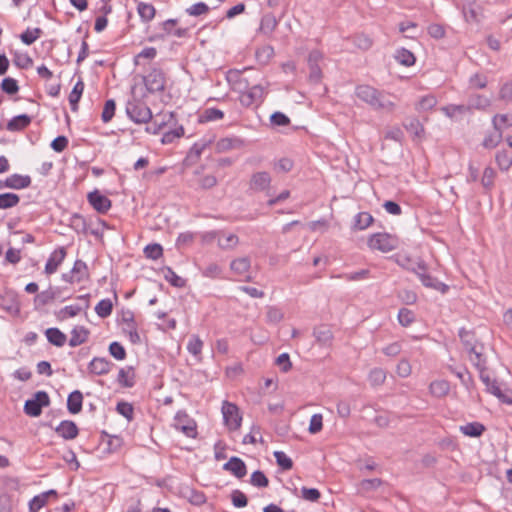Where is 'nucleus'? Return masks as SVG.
<instances>
[{"label":"nucleus","mask_w":512,"mask_h":512,"mask_svg":"<svg viewBox=\"0 0 512 512\" xmlns=\"http://www.w3.org/2000/svg\"><path fill=\"white\" fill-rule=\"evenodd\" d=\"M223 470L229 471L238 479H242L247 474V466L245 462L237 456L230 457V459L223 465Z\"/></svg>","instance_id":"6ab92c4d"},{"label":"nucleus","mask_w":512,"mask_h":512,"mask_svg":"<svg viewBox=\"0 0 512 512\" xmlns=\"http://www.w3.org/2000/svg\"><path fill=\"white\" fill-rule=\"evenodd\" d=\"M116 411L118 414L125 417L129 422L134 418V407L129 402L119 401L116 405Z\"/></svg>","instance_id":"5fc2aeb1"},{"label":"nucleus","mask_w":512,"mask_h":512,"mask_svg":"<svg viewBox=\"0 0 512 512\" xmlns=\"http://www.w3.org/2000/svg\"><path fill=\"white\" fill-rule=\"evenodd\" d=\"M488 84V79L485 75L475 73L469 78V88L484 89Z\"/></svg>","instance_id":"338daca9"},{"label":"nucleus","mask_w":512,"mask_h":512,"mask_svg":"<svg viewBox=\"0 0 512 512\" xmlns=\"http://www.w3.org/2000/svg\"><path fill=\"white\" fill-rule=\"evenodd\" d=\"M162 271L164 273L165 280L171 286L176 287V288H184L186 286V284H187L186 279L178 276L171 267L164 266L162 268Z\"/></svg>","instance_id":"2f4dec72"},{"label":"nucleus","mask_w":512,"mask_h":512,"mask_svg":"<svg viewBox=\"0 0 512 512\" xmlns=\"http://www.w3.org/2000/svg\"><path fill=\"white\" fill-rule=\"evenodd\" d=\"M437 104V99L433 95H425L420 98V100L417 102L415 109L417 111H430L432 110Z\"/></svg>","instance_id":"603ef678"},{"label":"nucleus","mask_w":512,"mask_h":512,"mask_svg":"<svg viewBox=\"0 0 512 512\" xmlns=\"http://www.w3.org/2000/svg\"><path fill=\"white\" fill-rule=\"evenodd\" d=\"M144 255L151 260H158L163 256V247L159 243H151L145 246Z\"/></svg>","instance_id":"09e8293b"},{"label":"nucleus","mask_w":512,"mask_h":512,"mask_svg":"<svg viewBox=\"0 0 512 512\" xmlns=\"http://www.w3.org/2000/svg\"><path fill=\"white\" fill-rule=\"evenodd\" d=\"M277 465L284 471L290 470L293 468V461L290 457H288L283 451H275L273 453Z\"/></svg>","instance_id":"bf43d9fd"},{"label":"nucleus","mask_w":512,"mask_h":512,"mask_svg":"<svg viewBox=\"0 0 512 512\" xmlns=\"http://www.w3.org/2000/svg\"><path fill=\"white\" fill-rule=\"evenodd\" d=\"M42 34L43 31L39 27L34 29L27 28L21 33L20 39L25 45H32Z\"/></svg>","instance_id":"de8ad7c7"},{"label":"nucleus","mask_w":512,"mask_h":512,"mask_svg":"<svg viewBox=\"0 0 512 512\" xmlns=\"http://www.w3.org/2000/svg\"><path fill=\"white\" fill-rule=\"evenodd\" d=\"M87 201L99 214H106L112 206V201L97 189L87 194Z\"/></svg>","instance_id":"9d476101"},{"label":"nucleus","mask_w":512,"mask_h":512,"mask_svg":"<svg viewBox=\"0 0 512 512\" xmlns=\"http://www.w3.org/2000/svg\"><path fill=\"white\" fill-rule=\"evenodd\" d=\"M398 321L403 327H408L415 321V314L410 309L401 308L398 312Z\"/></svg>","instance_id":"0e129e2a"},{"label":"nucleus","mask_w":512,"mask_h":512,"mask_svg":"<svg viewBox=\"0 0 512 512\" xmlns=\"http://www.w3.org/2000/svg\"><path fill=\"white\" fill-rule=\"evenodd\" d=\"M243 144V140L237 137L221 138L216 143V150L218 152H226L232 149L241 148Z\"/></svg>","instance_id":"a878e982"},{"label":"nucleus","mask_w":512,"mask_h":512,"mask_svg":"<svg viewBox=\"0 0 512 512\" xmlns=\"http://www.w3.org/2000/svg\"><path fill=\"white\" fill-rule=\"evenodd\" d=\"M71 270L75 276V280L77 283H80L84 280H88L90 277L88 266L86 262H84L81 259H77L74 262V265Z\"/></svg>","instance_id":"473e14b6"},{"label":"nucleus","mask_w":512,"mask_h":512,"mask_svg":"<svg viewBox=\"0 0 512 512\" xmlns=\"http://www.w3.org/2000/svg\"><path fill=\"white\" fill-rule=\"evenodd\" d=\"M313 336L320 347L331 348L334 340L332 330L328 325L322 324L313 329Z\"/></svg>","instance_id":"2eb2a0df"},{"label":"nucleus","mask_w":512,"mask_h":512,"mask_svg":"<svg viewBox=\"0 0 512 512\" xmlns=\"http://www.w3.org/2000/svg\"><path fill=\"white\" fill-rule=\"evenodd\" d=\"M386 380V373L381 368H374L369 373V381L372 386H380Z\"/></svg>","instance_id":"69168bd1"},{"label":"nucleus","mask_w":512,"mask_h":512,"mask_svg":"<svg viewBox=\"0 0 512 512\" xmlns=\"http://www.w3.org/2000/svg\"><path fill=\"white\" fill-rule=\"evenodd\" d=\"M495 161L501 171L507 172L512 166V153L507 150L498 151Z\"/></svg>","instance_id":"f704fd0d"},{"label":"nucleus","mask_w":512,"mask_h":512,"mask_svg":"<svg viewBox=\"0 0 512 512\" xmlns=\"http://www.w3.org/2000/svg\"><path fill=\"white\" fill-rule=\"evenodd\" d=\"M107 438V448L106 451L108 453H114L118 451L122 445V439L118 436H111L106 431L101 432V439L104 441V439Z\"/></svg>","instance_id":"49530a36"},{"label":"nucleus","mask_w":512,"mask_h":512,"mask_svg":"<svg viewBox=\"0 0 512 512\" xmlns=\"http://www.w3.org/2000/svg\"><path fill=\"white\" fill-rule=\"evenodd\" d=\"M264 95L265 91L261 85H253L247 91L240 94L239 101L246 108L258 107L263 102Z\"/></svg>","instance_id":"1a4fd4ad"},{"label":"nucleus","mask_w":512,"mask_h":512,"mask_svg":"<svg viewBox=\"0 0 512 512\" xmlns=\"http://www.w3.org/2000/svg\"><path fill=\"white\" fill-rule=\"evenodd\" d=\"M113 366L114 363L105 357H94L88 365V370L91 374L102 376L108 374Z\"/></svg>","instance_id":"a211bd4d"},{"label":"nucleus","mask_w":512,"mask_h":512,"mask_svg":"<svg viewBox=\"0 0 512 512\" xmlns=\"http://www.w3.org/2000/svg\"><path fill=\"white\" fill-rule=\"evenodd\" d=\"M175 421L176 428L180 429L187 437L195 438L197 436L196 422L185 411H178Z\"/></svg>","instance_id":"9b49d317"},{"label":"nucleus","mask_w":512,"mask_h":512,"mask_svg":"<svg viewBox=\"0 0 512 512\" xmlns=\"http://www.w3.org/2000/svg\"><path fill=\"white\" fill-rule=\"evenodd\" d=\"M271 176L266 171L255 172L249 180V190L253 192H263L270 188Z\"/></svg>","instance_id":"ddd939ff"},{"label":"nucleus","mask_w":512,"mask_h":512,"mask_svg":"<svg viewBox=\"0 0 512 512\" xmlns=\"http://www.w3.org/2000/svg\"><path fill=\"white\" fill-rule=\"evenodd\" d=\"M178 24V19H167L163 21L160 26L162 28V33H157L150 35L147 40L149 42H155L158 40H165L166 36L174 35L178 38H185L188 37L189 28H176L174 27Z\"/></svg>","instance_id":"39448f33"},{"label":"nucleus","mask_w":512,"mask_h":512,"mask_svg":"<svg viewBox=\"0 0 512 512\" xmlns=\"http://www.w3.org/2000/svg\"><path fill=\"white\" fill-rule=\"evenodd\" d=\"M230 498H231L233 506L236 508H243V507H246L248 504V497L241 490H238V489L233 490L231 492Z\"/></svg>","instance_id":"680f3d73"},{"label":"nucleus","mask_w":512,"mask_h":512,"mask_svg":"<svg viewBox=\"0 0 512 512\" xmlns=\"http://www.w3.org/2000/svg\"><path fill=\"white\" fill-rule=\"evenodd\" d=\"M449 390V383L445 380L433 381L430 384V392L436 397L445 396L448 394Z\"/></svg>","instance_id":"8fccbe9b"},{"label":"nucleus","mask_w":512,"mask_h":512,"mask_svg":"<svg viewBox=\"0 0 512 512\" xmlns=\"http://www.w3.org/2000/svg\"><path fill=\"white\" fill-rule=\"evenodd\" d=\"M113 311V302L106 298L100 300L95 306V312L100 318H107L111 315Z\"/></svg>","instance_id":"a18cd8bd"},{"label":"nucleus","mask_w":512,"mask_h":512,"mask_svg":"<svg viewBox=\"0 0 512 512\" xmlns=\"http://www.w3.org/2000/svg\"><path fill=\"white\" fill-rule=\"evenodd\" d=\"M48 342L56 347H62L67 341V336L59 328L51 327L45 330Z\"/></svg>","instance_id":"393cba45"},{"label":"nucleus","mask_w":512,"mask_h":512,"mask_svg":"<svg viewBox=\"0 0 512 512\" xmlns=\"http://www.w3.org/2000/svg\"><path fill=\"white\" fill-rule=\"evenodd\" d=\"M58 291L59 288L53 289L50 287L49 289L38 293L34 298V303L39 306H45L57 297Z\"/></svg>","instance_id":"e433bc0d"},{"label":"nucleus","mask_w":512,"mask_h":512,"mask_svg":"<svg viewBox=\"0 0 512 512\" xmlns=\"http://www.w3.org/2000/svg\"><path fill=\"white\" fill-rule=\"evenodd\" d=\"M0 88L3 93H5L9 96L16 95L20 90L18 81L12 77L3 78V80L0 84Z\"/></svg>","instance_id":"37998d69"},{"label":"nucleus","mask_w":512,"mask_h":512,"mask_svg":"<svg viewBox=\"0 0 512 512\" xmlns=\"http://www.w3.org/2000/svg\"><path fill=\"white\" fill-rule=\"evenodd\" d=\"M496 175V171L492 167L487 166L484 169L481 178V185L486 192H490L494 188Z\"/></svg>","instance_id":"ea45409f"},{"label":"nucleus","mask_w":512,"mask_h":512,"mask_svg":"<svg viewBox=\"0 0 512 512\" xmlns=\"http://www.w3.org/2000/svg\"><path fill=\"white\" fill-rule=\"evenodd\" d=\"M126 114L136 124H146L152 119L151 109L145 103L135 99L127 102Z\"/></svg>","instance_id":"7ed1b4c3"},{"label":"nucleus","mask_w":512,"mask_h":512,"mask_svg":"<svg viewBox=\"0 0 512 512\" xmlns=\"http://www.w3.org/2000/svg\"><path fill=\"white\" fill-rule=\"evenodd\" d=\"M50 405V397L46 391H37L33 397L27 399L24 403V413L30 417H38L41 415L44 407Z\"/></svg>","instance_id":"20e7f679"},{"label":"nucleus","mask_w":512,"mask_h":512,"mask_svg":"<svg viewBox=\"0 0 512 512\" xmlns=\"http://www.w3.org/2000/svg\"><path fill=\"white\" fill-rule=\"evenodd\" d=\"M442 112L449 118L455 117L457 114H466L469 111V107H466V105H455V104H449L447 106H443L441 108Z\"/></svg>","instance_id":"4d7b16f0"},{"label":"nucleus","mask_w":512,"mask_h":512,"mask_svg":"<svg viewBox=\"0 0 512 512\" xmlns=\"http://www.w3.org/2000/svg\"><path fill=\"white\" fill-rule=\"evenodd\" d=\"M460 431L465 436L478 438L486 431V427L480 422H470L460 426Z\"/></svg>","instance_id":"7c9ffc66"},{"label":"nucleus","mask_w":512,"mask_h":512,"mask_svg":"<svg viewBox=\"0 0 512 512\" xmlns=\"http://www.w3.org/2000/svg\"><path fill=\"white\" fill-rule=\"evenodd\" d=\"M31 177L29 175L12 174L5 180H0V190L4 188H10L15 190H21L28 188L31 185Z\"/></svg>","instance_id":"4468645a"},{"label":"nucleus","mask_w":512,"mask_h":512,"mask_svg":"<svg viewBox=\"0 0 512 512\" xmlns=\"http://www.w3.org/2000/svg\"><path fill=\"white\" fill-rule=\"evenodd\" d=\"M374 222L373 216L368 212H359L354 217L352 228L354 230H364Z\"/></svg>","instance_id":"72a5a7b5"},{"label":"nucleus","mask_w":512,"mask_h":512,"mask_svg":"<svg viewBox=\"0 0 512 512\" xmlns=\"http://www.w3.org/2000/svg\"><path fill=\"white\" fill-rule=\"evenodd\" d=\"M116 111V102L114 99H108L104 103L101 119L104 123H108L112 120Z\"/></svg>","instance_id":"6e6d98bb"},{"label":"nucleus","mask_w":512,"mask_h":512,"mask_svg":"<svg viewBox=\"0 0 512 512\" xmlns=\"http://www.w3.org/2000/svg\"><path fill=\"white\" fill-rule=\"evenodd\" d=\"M500 121L502 124H504L506 127H512V114H496L492 118V124L493 128L496 132H502V127L499 124Z\"/></svg>","instance_id":"052dcab7"},{"label":"nucleus","mask_w":512,"mask_h":512,"mask_svg":"<svg viewBox=\"0 0 512 512\" xmlns=\"http://www.w3.org/2000/svg\"><path fill=\"white\" fill-rule=\"evenodd\" d=\"M137 12L141 20L147 23L155 17L156 9L150 3L139 2L137 5Z\"/></svg>","instance_id":"c9c22d12"},{"label":"nucleus","mask_w":512,"mask_h":512,"mask_svg":"<svg viewBox=\"0 0 512 512\" xmlns=\"http://www.w3.org/2000/svg\"><path fill=\"white\" fill-rule=\"evenodd\" d=\"M465 21L468 23H478L479 22V10L480 7L475 4L473 6L468 7L467 9L461 8Z\"/></svg>","instance_id":"e2e57ef3"},{"label":"nucleus","mask_w":512,"mask_h":512,"mask_svg":"<svg viewBox=\"0 0 512 512\" xmlns=\"http://www.w3.org/2000/svg\"><path fill=\"white\" fill-rule=\"evenodd\" d=\"M498 98L505 103H512V80L505 82L499 90Z\"/></svg>","instance_id":"774afa93"},{"label":"nucleus","mask_w":512,"mask_h":512,"mask_svg":"<svg viewBox=\"0 0 512 512\" xmlns=\"http://www.w3.org/2000/svg\"><path fill=\"white\" fill-rule=\"evenodd\" d=\"M224 117V112L218 108H207L199 115V122L206 123L220 120Z\"/></svg>","instance_id":"c03bdc74"},{"label":"nucleus","mask_w":512,"mask_h":512,"mask_svg":"<svg viewBox=\"0 0 512 512\" xmlns=\"http://www.w3.org/2000/svg\"><path fill=\"white\" fill-rule=\"evenodd\" d=\"M82 308L79 305H69L55 313L58 320L63 321L66 317H75Z\"/></svg>","instance_id":"13d9d810"},{"label":"nucleus","mask_w":512,"mask_h":512,"mask_svg":"<svg viewBox=\"0 0 512 512\" xmlns=\"http://www.w3.org/2000/svg\"><path fill=\"white\" fill-rule=\"evenodd\" d=\"M32 122V117L27 114H20L11 118L7 124L6 129L10 132H20L27 128Z\"/></svg>","instance_id":"aec40b11"},{"label":"nucleus","mask_w":512,"mask_h":512,"mask_svg":"<svg viewBox=\"0 0 512 512\" xmlns=\"http://www.w3.org/2000/svg\"><path fill=\"white\" fill-rule=\"evenodd\" d=\"M250 483L257 488H266L269 486V479L261 470H256L251 474Z\"/></svg>","instance_id":"864d4df0"},{"label":"nucleus","mask_w":512,"mask_h":512,"mask_svg":"<svg viewBox=\"0 0 512 512\" xmlns=\"http://www.w3.org/2000/svg\"><path fill=\"white\" fill-rule=\"evenodd\" d=\"M278 22L274 14H264L261 18L259 31L264 35L270 36L278 26Z\"/></svg>","instance_id":"c85d7f7f"},{"label":"nucleus","mask_w":512,"mask_h":512,"mask_svg":"<svg viewBox=\"0 0 512 512\" xmlns=\"http://www.w3.org/2000/svg\"><path fill=\"white\" fill-rule=\"evenodd\" d=\"M70 226L74 229L78 234L86 235L88 233V224L86 219L78 213H74L70 218Z\"/></svg>","instance_id":"58836bf2"},{"label":"nucleus","mask_w":512,"mask_h":512,"mask_svg":"<svg viewBox=\"0 0 512 512\" xmlns=\"http://www.w3.org/2000/svg\"><path fill=\"white\" fill-rule=\"evenodd\" d=\"M408 270L415 273L425 287L437 290L442 294H446L449 291L447 284L427 273V264L424 261L421 260L416 263V266L408 267Z\"/></svg>","instance_id":"f03ea898"},{"label":"nucleus","mask_w":512,"mask_h":512,"mask_svg":"<svg viewBox=\"0 0 512 512\" xmlns=\"http://www.w3.org/2000/svg\"><path fill=\"white\" fill-rule=\"evenodd\" d=\"M490 105L491 101L489 98L475 93L469 95L466 107H469L468 113H471L473 110L485 111Z\"/></svg>","instance_id":"412c9836"},{"label":"nucleus","mask_w":512,"mask_h":512,"mask_svg":"<svg viewBox=\"0 0 512 512\" xmlns=\"http://www.w3.org/2000/svg\"><path fill=\"white\" fill-rule=\"evenodd\" d=\"M368 246L373 250L387 253L397 248L398 240L388 233H375L369 237Z\"/></svg>","instance_id":"0eeeda50"},{"label":"nucleus","mask_w":512,"mask_h":512,"mask_svg":"<svg viewBox=\"0 0 512 512\" xmlns=\"http://www.w3.org/2000/svg\"><path fill=\"white\" fill-rule=\"evenodd\" d=\"M89 335L90 331L85 326H75L71 331L69 346L77 347L87 342Z\"/></svg>","instance_id":"5701e85b"},{"label":"nucleus","mask_w":512,"mask_h":512,"mask_svg":"<svg viewBox=\"0 0 512 512\" xmlns=\"http://www.w3.org/2000/svg\"><path fill=\"white\" fill-rule=\"evenodd\" d=\"M458 336L464 345V348L469 353L475 352L476 339L473 331L466 330L464 327L459 329Z\"/></svg>","instance_id":"c756f323"},{"label":"nucleus","mask_w":512,"mask_h":512,"mask_svg":"<svg viewBox=\"0 0 512 512\" xmlns=\"http://www.w3.org/2000/svg\"><path fill=\"white\" fill-rule=\"evenodd\" d=\"M395 59L406 67H410L415 64L416 57L415 55L406 48H401L396 51Z\"/></svg>","instance_id":"a19ab883"},{"label":"nucleus","mask_w":512,"mask_h":512,"mask_svg":"<svg viewBox=\"0 0 512 512\" xmlns=\"http://www.w3.org/2000/svg\"><path fill=\"white\" fill-rule=\"evenodd\" d=\"M109 354L115 358L116 360L122 361L127 357V352L124 346L118 342L113 341L109 344L108 347Z\"/></svg>","instance_id":"3c124183"},{"label":"nucleus","mask_w":512,"mask_h":512,"mask_svg":"<svg viewBox=\"0 0 512 512\" xmlns=\"http://www.w3.org/2000/svg\"><path fill=\"white\" fill-rule=\"evenodd\" d=\"M222 414L225 426L230 431H236L241 427L242 415L238 406L235 403L227 400L222 403Z\"/></svg>","instance_id":"423d86ee"},{"label":"nucleus","mask_w":512,"mask_h":512,"mask_svg":"<svg viewBox=\"0 0 512 512\" xmlns=\"http://www.w3.org/2000/svg\"><path fill=\"white\" fill-rule=\"evenodd\" d=\"M135 369L133 366L121 368L118 372L117 382L121 387L131 388L135 385Z\"/></svg>","instance_id":"4be33fe9"},{"label":"nucleus","mask_w":512,"mask_h":512,"mask_svg":"<svg viewBox=\"0 0 512 512\" xmlns=\"http://www.w3.org/2000/svg\"><path fill=\"white\" fill-rule=\"evenodd\" d=\"M83 406V394L79 390L72 391L67 397V410L70 414H78Z\"/></svg>","instance_id":"b1692460"},{"label":"nucleus","mask_w":512,"mask_h":512,"mask_svg":"<svg viewBox=\"0 0 512 512\" xmlns=\"http://www.w3.org/2000/svg\"><path fill=\"white\" fill-rule=\"evenodd\" d=\"M67 255V250L64 246L55 249L49 256L44 272L48 275L55 273L58 267L62 264Z\"/></svg>","instance_id":"dca6fc26"},{"label":"nucleus","mask_w":512,"mask_h":512,"mask_svg":"<svg viewBox=\"0 0 512 512\" xmlns=\"http://www.w3.org/2000/svg\"><path fill=\"white\" fill-rule=\"evenodd\" d=\"M403 127L411 135L413 141L421 142L425 139L424 125L417 117H406L403 121Z\"/></svg>","instance_id":"f8f14e48"},{"label":"nucleus","mask_w":512,"mask_h":512,"mask_svg":"<svg viewBox=\"0 0 512 512\" xmlns=\"http://www.w3.org/2000/svg\"><path fill=\"white\" fill-rule=\"evenodd\" d=\"M209 144H210V141H208V142L204 141V142H200V143L199 142L195 143L190 148L189 152L187 153V155L185 157V160H184V163L186 165H193V164H195L199 160L203 150Z\"/></svg>","instance_id":"cd10ccee"},{"label":"nucleus","mask_w":512,"mask_h":512,"mask_svg":"<svg viewBox=\"0 0 512 512\" xmlns=\"http://www.w3.org/2000/svg\"><path fill=\"white\" fill-rule=\"evenodd\" d=\"M84 82L82 79H79L74 87L72 88L70 94H69V103L71 106V110L73 112H77L79 108V102L82 97L83 91H84Z\"/></svg>","instance_id":"bb28decb"},{"label":"nucleus","mask_w":512,"mask_h":512,"mask_svg":"<svg viewBox=\"0 0 512 512\" xmlns=\"http://www.w3.org/2000/svg\"><path fill=\"white\" fill-rule=\"evenodd\" d=\"M58 436L64 440H73L79 435V428L72 420H63L54 428Z\"/></svg>","instance_id":"f3484780"},{"label":"nucleus","mask_w":512,"mask_h":512,"mask_svg":"<svg viewBox=\"0 0 512 512\" xmlns=\"http://www.w3.org/2000/svg\"><path fill=\"white\" fill-rule=\"evenodd\" d=\"M20 202V196L13 192L0 194V209L6 210L17 206Z\"/></svg>","instance_id":"4c0bfd02"},{"label":"nucleus","mask_w":512,"mask_h":512,"mask_svg":"<svg viewBox=\"0 0 512 512\" xmlns=\"http://www.w3.org/2000/svg\"><path fill=\"white\" fill-rule=\"evenodd\" d=\"M251 261L249 257H241L234 259L231 264L230 268L233 272H235L238 275H242L250 269Z\"/></svg>","instance_id":"79ce46f5"},{"label":"nucleus","mask_w":512,"mask_h":512,"mask_svg":"<svg viewBox=\"0 0 512 512\" xmlns=\"http://www.w3.org/2000/svg\"><path fill=\"white\" fill-rule=\"evenodd\" d=\"M355 95L376 111L392 112L396 107L388 93L367 84L357 85Z\"/></svg>","instance_id":"f257e3e1"},{"label":"nucleus","mask_w":512,"mask_h":512,"mask_svg":"<svg viewBox=\"0 0 512 512\" xmlns=\"http://www.w3.org/2000/svg\"><path fill=\"white\" fill-rule=\"evenodd\" d=\"M147 91L151 94L163 92L166 87V74L161 68L153 67L143 78Z\"/></svg>","instance_id":"6e6552de"}]
</instances>
